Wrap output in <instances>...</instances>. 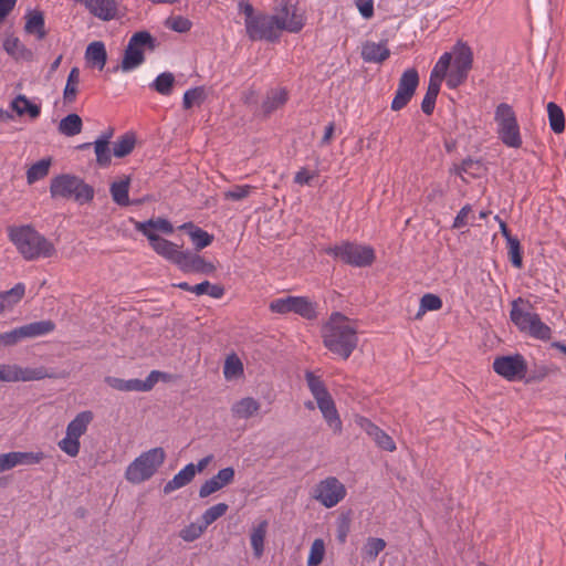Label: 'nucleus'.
I'll use <instances>...</instances> for the list:
<instances>
[{
  "label": "nucleus",
  "instance_id": "e433bc0d",
  "mask_svg": "<svg viewBox=\"0 0 566 566\" xmlns=\"http://www.w3.org/2000/svg\"><path fill=\"white\" fill-rule=\"evenodd\" d=\"M518 302H523V298L518 297L512 302L510 318L512 323L520 329V332L527 333L528 325H531V322L533 321V317H535L536 313L524 312L518 307Z\"/></svg>",
  "mask_w": 566,
  "mask_h": 566
},
{
  "label": "nucleus",
  "instance_id": "b1692460",
  "mask_svg": "<svg viewBox=\"0 0 566 566\" xmlns=\"http://www.w3.org/2000/svg\"><path fill=\"white\" fill-rule=\"evenodd\" d=\"M180 230H185L189 235L191 242L195 245V251L198 253L205 248L209 247L213 242V234H210L206 230L196 226L193 222H185L179 227Z\"/></svg>",
  "mask_w": 566,
  "mask_h": 566
},
{
  "label": "nucleus",
  "instance_id": "49530a36",
  "mask_svg": "<svg viewBox=\"0 0 566 566\" xmlns=\"http://www.w3.org/2000/svg\"><path fill=\"white\" fill-rule=\"evenodd\" d=\"M135 134L133 132H127L114 143L113 155L116 158H124L132 154L135 148Z\"/></svg>",
  "mask_w": 566,
  "mask_h": 566
},
{
  "label": "nucleus",
  "instance_id": "4c0bfd02",
  "mask_svg": "<svg viewBox=\"0 0 566 566\" xmlns=\"http://www.w3.org/2000/svg\"><path fill=\"white\" fill-rule=\"evenodd\" d=\"M94 415L91 410L78 412L66 427V433L80 439L87 430L88 424L93 420Z\"/></svg>",
  "mask_w": 566,
  "mask_h": 566
},
{
  "label": "nucleus",
  "instance_id": "473e14b6",
  "mask_svg": "<svg viewBox=\"0 0 566 566\" xmlns=\"http://www.w3.org/2000/svg\"><path fill=\"white\" fill-rule=\"evenodd\" d=\"M55 327L56 325L53 321L44 319L20 326L19 329L22 335V338L25 339L50 334L55 329Z\"/></svg>",
  "mask_w": 566,
  "mask_h": 566
},
{
  "label": "nucleus",
  "instance_id": "f03ea898",
  "mask_svg": "<svg viewBox=\"0 0 566 566\" xmlns=\"http://www.w3.org/2000/svg\"><path fill=\"white\" fill-rule=\"evenodd\" d=\"M9 238L25 260L51 258L56 252L53 243L31 226L10 228Z\"/></svg>",
  "mask_w": 566,
  "mask_h": 566
},
{
  "label": "nucleus",
  "instance_id": "2f4dec72",
  "mask_svg": "<svg viewBox=\"0 0 566 566\" xmlns=\"http://www.w3.org/2000/svg\"><path fill=\"white\" fill-rule=\"evenodd\" d=\"M55 327L56 325L53 321L44 319L20 326L19 329L22 335V338L25 339L50 334L55 329Z\"/></svg>",
  "mask_w": 566,
  "mask_h": 566
},
{
  "label": "nucleus",
  "instance_id": "ddd939ff",
  "mask_svg": "<svg viewBox=\"0 0 566 566\" xmlns=\"http://www.w3.org/2000/svg\"><path fill=\"white\" fill-rule=\"evenodd\" d=\"M493 370L509 381L525 378L528 366L522 354L497 356L493 361Z\"/></svg>",
  "mask_w": 566,
  "mask_h": 566
},
{
  "label": "nucleus",
  "instance_id": "f3484780",
  "mask_svg": "<svg viewBox=\"0 0 566 566\" xmlns=\"http://www.w3.org/2000/svg\"><path fill=\"white\" fill-rule=\"evenodd\" d=\"M45 458L42 451L22 452L11 451L8 453L0 454V472L8 471L19 464L32 465L40 463Z\"/></svg>",
  "mask_w": 566,
  "mask_h": 566
},
{
  "label": "nucleus",
  "instance_id": "1a4fd4ad",
  "mask_svg": "<svg viewBox=\"0 0 566 566\" xmlns=\"http://www.w3.org/2000/svg\"><path fill=\"white\" fill-rule=\"evenodd\" d=\"M287 24L283 20L272 17L271 14L258 11L254 19L245 25L247 36L253 41H265L269 43H276L281 39L283 28Z\"/></svg>",
  "mask_w": 566,
  "mask_h": 566
},
{
  "label": "nucleus",
  "instance_id": "f704fd0d",
  "mask_svg": "<svg viewBox=\"0 0 566 566\" xmlns=\"http://www.w3.org/2000/svg\"><path fill=\"white\" fill-rule=\"evenodd\" d=\"M289 99V92L285 87L271 90L266 98L262 103V112L264 116L271 115L277 108L284 106Z\"/></svg>",
  "mask_w": 566,
  "mask_h": 566
},
{
  "label": "nucleus",
  "instance_id": "13d9d810",
  "mask_svg": "<svg viewBox=\"0 0 566 566\" xmlns=\"http://www.w3.org/2000/svg\"><path fill=\"white\" fill-rule=\"evenodd\" d=\"M385 539L379 537H368L366 544L361 549L363 557L369 560H374L379 555V553L385 549Z\"/></svg>",
  "mask_w": 566,
  "mask_h": 566
},
{
  "label": "nucleus",
  "instance_id": "864d4df0",
  "mask_svg": "<svg viewBox=\"0 0 566 566\" xmlns=\"http://www.w3.org/2000/svg\"><path fill=\"white\" fill-rule=\"evenodd\" d=\"M442 305L443 303L439 295L433 293H426L420 298L419 310L415 318L419 319L428 311H439L442 308Z\"/></svg>",
  "mask_w": 566,
  "mask_h": 566
},
{
  "label": "nucleus",
  "instance_id": "09e8293b",
  "mask_svg": "<svg viewBox=\"0 0 566 566\" xmlns=\"http://www.w3.org/2000/svg\"><path fill=\"white\" fill-rule=\"evenodd\" d=\"M80 82V69L74 66L71 69L66 84L63 91V99L65 104H72L76 99V95L78 93V85Z\"/></svg>",
  "mask_w": 566,
  "mask_h": 566
},
{
  "label": "nucleus",
  "instance_id": "c03bdc74",
  "mask_svg": "<svg viewBox=\"0 0 566 566\" xmlns=\"http://www.w3.org/2000/svg\"><path fill=\"white\" fill-rule=\"evenodd\" d=\"M260 409V403L252 397H245L235 402L231 411L232 413L242 419L252 417Z\"/></svg>",
  "mask_w": 566,
  "mask_h": 566
},
{
  "label": "nucleus",
  "instance_id": "c85d7f7f",
  "mask_svg": "<svg viewBox=\"0 0 566 566\" xmlns=\"http://www.w3.org/2000/svg\"><path fill=\"white\" fill-rule=\"evenodd\" d=\"M196 476V467L193 463L185 465L174 478L164 486V493L169 494L175 490L186 486Z\"/></svg>",
  "mask_w": 566,
  "mask_h": 566
},
{
  "label": "nucleus",
  "instance_id": "6ab92c4d",
  "mask_svg": "<svg viewBox=\"0 0 566 566\" xmlns=\"http://www.w3.org/2000/svg\"><path fill=\"white\" fill-rule=\"evenodd\" d=\"M235 471L232 467H227L218 471L216 475L205 481L199 489V497L205 499L218 492L222 488L234 481Z\"/></svg>",
  "mask_w": 566,
  "mask_h": 566
},
{
  "label": "nucleus",
  "instance_id": "e2e57ef3",
  "mask_svg": "<svg viewBox=\"0 0 566 566\" xmlns=\"http://www.w3.org/2000/svg\"><path fill=\"white\" fill-rule=\"evenodd\" d=\"M229 509V505L227 503H218L213 506H210L207 509L203 514L201 515L200 521L208 527L213 522H216L218 518L223 516Z\"/></svg>",
  "mask_w": 566,
  "mask_h": 566
},
{
  "label": "nucleus",
  "instance_id": "0e129e2a",
  "mask_svg": "<svg viewBox=\"0 0 566 566\" xmlns=\"http://www.w3.org/2000/svg\"><path fill=\"white\" fill-rule=\"evenodd\" d=\"M254 189L255 187L251 185H234L223 192V198L226 200L240 201L249 197Z\"/></svg>",
  "mask_w": 566,
  "mask_h": 566
},
{
  "label": "nucleus",
  "instance_id": "603ef678",
  "mask_svg": "<svg viewBox=\"0 0 566 566\" xmlns=\"http://www.w3.org/2000/svg\"><path fill=\"white\" fill-rule=\"evenodd\" d=\"M207 98L205 86H196L185 92L182 97L184 109H190L195 105H201Z\"/></svg>",
  "mask_w": 566,
  "mask_h": 566
},
{
  "label": "nucleus",
  "instance_id": "0eeeda50",
  "mask_svg": "<svg viewBox=\"0 0 566 566\" xmlns=\"http://www.w3.org/2000/svg\"><path fill=\"white\" fill-rule=\"evenodd\" d=\"M497 138L510 148H521L523 140L517 116L507 103H500L494 112Z\"/></svg>",
  "mask_w": 566,
  "mask_h": 566
},
{
  "label": "nucleus",
  "instance_id": "a878e982",
  "mask_svg": "<svg viewBox=\"0 0 566 566\" xmlns=\"http://www.w3.org/2000/svg\"><path fill=\"white\" fill-rule=\"evenodd\" d=\"M24 31L35 35L39 40L46 36L44 13L40 10H29L24 17Z\"/></svg>",
  "mask_w": 566,
  "mask_h": 566
},
{
  "label": "nucleus",
  "instance_id": "9b49d317",
  "mask_svg": "<svg viewBox=\"0 0 566 566\" xmlns=\"http://www.w3.org/2000/svg\"><path fill=\"white\" fill-rule=\"evenodd\" d=\"M170 379L171 375L168 373L151 370L145 380L137 378L125 380L114 376H106L104 378V382L118 391L147 392L150 391L159 380L167 382Z\"/></svg>",
  "mask_w": 566,
  "mask_h": 566
},
{
  "label": "nucleus",
  "instance_id": "2eb2a0df",
  "mask_svg": "<svg viewBox=\"0 0 566 566\" xmlns=\"http://www.w3.org/2000/svg\"><path fill=\"white\" fill-rule=\"evenodd\" d=\"M273 11L275 13L271 14L272 17H276L287 24L286 28H283V31L298 33L306 24V17L304 13H298L296 6L291 4L290 0H274Z\"/></svg>",
  "mask_w": 566,
  "mask_h": 566
},
{
  "label": "nucleus",
  "instance_id": "cd10ccee",
  "mask_svg": "<svg viewBox=\"0 0 566 566\" xmlns=\"http://www.w3.org/2000/svg\"><path fill=\"white\" fill-rule=\"evenodd\" d=\"M10 107L18 116L28 115L31 119H35L41 114V106L31 102L25 95L19 94L11 103Z\"/></svg>",
  "mask_w": 566,
  "mask_h": 566
},
{
  "label": "nucleus",
  "instance_id": "f8f14e48",
  "mask_svg": "<svg viewBox=\"0 0 566 566\" xmlns=\"http://www.w3.org/2000/svg\"><path fill=\"white\" fill-rule=\"evenodd\" d=\"M347 494L345 485L335 476H327L313 489L312 497L326 509L336 506Z\"/></svg>",
  "mask_w": 566,
  "mask_h": 566
},
{
  "label": "nucleus",
  "instance_id": "5701e85b",
  "mask_svg": "<svg viewBox=\"0 0 566 566\" xmlns=\"http://www.w3.org/2000/svg\"><path fill=\"white\" fill-rule=\"evenodd\" d=\"M85 6L94 17L103 21H111L117 15V0H86Z\"/></svg>",
  "mask_w": 566,
  "mask_h": 566
},
{
  "label": "nucleus",
  "instance_id": "ea45409f",
  "mask_svg": "<svg viewBox=\"0 0 566 566\" xmlns=\"http://www.w3.org/2000/svg\"><path fill=\"white\" fill-rule=\"evenodd\" d=\"M83 120L81 116L76 113L67 114L63 117L59 123V132L60 134L72 137L82 132Z\"/></svg>",
  "mask_w": 566,
  "mask_h": 566
},
{
  "label": "nucleus",
  "instance_id": "c9c22d12",
  "mask_svg": "<svg viewBox=\"0 0 566 566\" xmlns=\"http://www.w3.org/2000/svg\"><path fill=\"white\" fill-rule=\"evenodd\" d=\"M129 187H130V178L127 176L119 181H114L109 186V192L113 201L120 206L127 207L130 205L129 199Z\"/></svg>",
  "mask_w": 566,
  "mask_h": 566
},
{
  "label": "nucleus",
  "instance_id": "de8ad7c7",
  "mask_svg": "<svg viewBox=\"0 0 566 566\" xmlns=\"http://www.w3.org/2000/svg\"><path fill=\"white\" fill-rule=\"evenodd\" d=\"M268 522L264 520L253 528L250 541L253 549V556L260 558L264 553V539L266 535Z\"/></svg>",
  "mask_w": 566,
  "mask_h": 566
},
{
  "label": "nucleus",
  "instance_id": "58836bf2",
  "mask_svg": "<svg viewBox=\"0 0 566 566\" xmlns=\"http://www.w3.org/2000/svg\"><path fill=\"white\" fill-rule=\"evenodd\" d=\"M3 48L9 55L15 60L32 61L33 52L27 48L18 38H9L4 41Z\"/></svg>",
  "mask_w": 566,
  "mask_h": 566
},
{
  "label": "nucleus",
  "instance_id": "5fc2aeb1",
  "mask_svg": "<svg viewBox=\"0 0 566 566\" xmlns=\"http://www.w3.org/2000/svg\"><path fill=\"white\" fill-rule=\"evenodd\" d=\"M527 333L533 338L541 340H548L552 336L551 327L541 319L538 314H535V317H533Z\"/></svg>",
  "mask_w": 566,
  "mask_h": 566
},
{
  "label": "nucleus",
  "instance_id": "72a5a7b5",
  "mask_svg": "<svg viewBox=\"0 0 566 566\" xmlns=\"http://www.w3.org/2000/svg\"><path fill=\"white\" fill-rule=\"evenodd\" d=\"M55 327L56 325L53 321L44 319L20 326L19 329L22 335V338L25 339L50 334L55 329Z\"/></svg>",
  "mask_w": 566,
  "mask_h": 566
},
{
  "label": "nucleus",
  "instance_id": "6e6d98bb",
  "mask_svg": "<svg viewBox=\"0 0 566 566\" xmlns=\"http://www.w3.org/2000/svg\"><path fill=\"white\" fill-rule=\"evenodd\" d=\"M451 62H452V53L444 52L440 56V59L438 60L436 65L433 66L431 74H430V78H432V80L436 78V81L441 83L448 74Z\"/></svg>",
  "mask_w": 566,
  "mask_h": 566
},
{
  "label": "nucleus",
  "instance_id": "3c124183",
  "mask_svg": "<svg viewBox=\"0 0 566 566\" xmlns=\"http://www.w3.org/2000/svg\"><path fill=\"white\" fill-rule=\"evenodd\" d=\"M175 76L170 72L160 73L149 85V87L165 96L172 93L175 86Z\"/></svg>",
  "mask_w": 566,
  "mask_h": 566
},
{
  "label": "nucleus",
  "instance_id": "69168bd1",
  "mask_svg": "<svg viewBox=\"0 0 566 566\" xmlns=\"http://www.w3.org/2000/svg\"><path fill=\"white\" fill-rule=\"evenodd\" d=\"M207 530L206 525L201 523H190L189 525L185 526L179 532V537L184 539L185 542H193L197 538H199L203 532Z\"/></svg>",
  "mask_w": 566,
  "mask_h": 566
},
{
  "label": "nucleus",
  "instance_id": "37998d69",
  "mask_svg": "<svg viewBox=\"0 0 566 566\" xmlns=\"http://www.w3.org/2000/svg\"><path fill=\"white\" fill-rule=\"evenodd\" d=\"M440 88H441L440 82L436 81V78L434 80L429 78L427 92L421 102V111L423 112V114L429 116L433 113L434 107H436L437 97L440 93Z\"/></svg>",
  "mask_w": 566,
  "mask_h": 566
},
{
  "label": "nucleus",
  "instance_id": "79ce46f5",
  "mask_svg": "<svg viewBox=\"0 0 566 566\" xmlns=\"http://www.w3.org/2000/svg\"><path fill=\"white\" fill-rule=\"evenodd\" d=\"M24 293L25 285L23 283H17L12 289L0 292V303L3 305V313L12 310L22 300Z\"/></svg>",
  "mask_w": 566,
  "mask_h": 566
},
{
  "label": "nucleus",
  "instance_id": "774afa93",
  "mask_svg": "<svg viewBox=\"0 0 566 566\" xmlns=\"http://www.w3.org/2000/svg\"><path fill=\"white\" fill-rule=\"evenodd\" d=\"M165 24L167 28L178 33H186L192 27V22L182 15L170 17L166 20Z\"/></svg>",
  "mask_w": 566,
  "mask_h": 566
},
{
  "label": "nucleus",
  "instance_id": "4468645a",
  "mask_svg": "<svg viewBox=\"0 0 566 566\" xmlns=\"http://www.w3.org/2000/svg\"><path fill=\"white\" fill-rule=\"evenodd\" d=\"M419 73L415 67L407 69L401 74L398 88L390 104L391 111L398 112L410 103L419 86Z\"/></svg>",
  "mask_w": 566,
  "mask_h": 566
},
{
  "label": "nucleus",
  "instance_id": "4be33fe9",
  "mask_svg": "<svg viewBox=\"0 0 566 566\" xmlns=\"http://www.w3.org/2000/svg\"><path fill=\"white\" fill-rule=\"evenodd\" d=\"M387 40L379 43L366 41L361 46V59L367 63H382L390 56V50L386 46Z\"/></svg>",
  "mask_w": 566,
  "mask_h": 566
},
{
  "label": "nucleus",
  "instance_id": "423d86ee",
  "mask_svg": "<svg viewBox=\"0 0 566 566\" xmlns=\"http://www.w3.org/2000/svg\"><path fill=\"white\" fill-rule=\"evenodd\" d=\"M324 252L353 268H368L376 260V253L371 245L352 241H342L339 244L329 245L324 249Z\"/></svg>",
  "mask_w": 566,
  "mask_h": 566
},
{
  "label": "nucleus",
  "instance_id": "7ed1b4c3",
  "mask_svg": "<svg viewBox=\"0 0 566 566\" xmlns=\"http://www.w3.org/2000/svg\"><path fill=\"white\" fill-rule=\"evenodd\" d=\"M158 46V40L149 31H136L128 40L120 64L107 71L113 73L118 70L123 72L133 71L145 62V51L153 52Z\"/></svg>",
  "mask_w": 566,
  "mask_h": 566
},
{
  "label": "nucleus",
  "instance_id": "393cba45",
  "mask_svg": "<svg viewBox=\"0 0 566 566\" xmlns=\"http://www.w3.org/2000/svg\"><path fill=\"white\" fill-rule=\"evenodd\" d=\"M361 427L365 429L368 436L374 439L379 448L390 452L396 450V443L392 438L370 420L363 419Z\"/></svg>",
  "mask_w": 566,
  "mask_h": 566
},
{
  "label": "nucleus",
  "instance_id": "412c9836",
  "mask_svg": "<svg viewBox=\"0 0 566 566\" xmlns=\"http://www.w3.org/2000/svg\"><path fill=\"white\" fill-rule=\"evenodd\" d=\"M453 70L469 74L473 67V51L467 42L458 40L452 51Z\"/></svg>",
  "mask_w": 566,
  "mask_h": 566
},
{
  "label": "nucleus",
  "instance_id": "338daca9",
  "mask_svg": "<svg viewBox=\"0 0 566 566\" xmlns=\"http://www.w3.org/2000/svg\"><path fill=\"white\" fill-rule=\"evenodd\" d=\"M57 446L64 453L75 458L80 452L81 442L76 437L66 433L65 437L59 441Z\"/></svg>",
  "mask_w": 566,
  "mask_h": 566
},
{
  "label": "nucleus",
  "instance_id": "7c9ffc66",
  "mask_svg": "<svg viewBox=\"0 0 566 566\" xmlns=\"http://www.w3.org/2000/svg\"><path fill=\"white\" fill-rule=\"evenodd\" d=\"M85 59L92 66L103 70L107 62V51L104 42L93 41L85 50Z\"/></svg>",
  "mask_w": 566,
  "mask_h": 566
},
{
  "label": "nucleus",
  "instance_id": "bb28decb",
  "mask_svg": "<svg viewBox=\"0 0 566 566\" xmlns=\"http://www.w3.org/2000/svg\"><path fill=\"white\" fill-rule=\"evenodd\" d=\"M484 170H486V168L482 159H473L472 157L468 156L460 164H454L450 169V172L461 177L464 180L462 177L463 174H468L473 178H480Z\"/></svg>",
  "mask_w": 566,
  "mask_h": 566
},
{
  "label": "nucleus",
  "instance_id": "a211bd4d",
  "mask_svg": "<svg viewBox=\"0 0 566 566\" xmlns=\"http://www.w3.org/2000/svg\"><path fill=\"white\" fill-rule=\"evenodd\" d=\"M133 222L134 228L137 232H140L147 239L151 237H160L158 232L164 234H171L174 232L172 223L163 217L150 218L146 221H137L134 218L129 219Z\"/></svg>",
  "mask_w": 566,
  "mask_h": 566
},
{
  "label": "nucleus",
  "instance_id": "39448f33",
  "mask_svg": "<svg viewBox=\"0 0 566 566\" xmlns=\"http://www.w3.org/2000/svg\"><path fill=\"white\" fill-rule=\"evenodd\" d=\"M50 193L53 199L73 198L77 203L84 205L94 199L95 191L83 178L71 174H60L51 179Z\"/></svg>",
  "mask_w": 566,
  "mask_h": 566
},
{
  "label": "nucleus",
  "instance_id": "9d476101",
  "mask_svg": "<svg viewBox=\"0 0 566 566\" xmlns=\"http://www.w3.org/2000/svg\"><path fill=\"white\" fill-rule=\"evenodd\" d=\"M269 310L276 314L295 313L301 317L314 321L317 318V303L307 296H292L275 298L270 302Z\"/></svg>",
  "mask_w": 566,
  "mask_h": 566
},
{
  "label": "nucleus",
  "instance_id": "6e6552de",
  "mask_svg": "<svg viewBox=\"0 0 566 566\" xmlns=\"http://www.w3.org/2000/svg\"><path fill=\"white\" fill-rule=\"evenodd\" d=\"M166 452L161 447L153 448L137 457L125 471V479L134 484L149 480L165 462Z\"/></svg>",
  "mask_w": 566,
  "mask_h": 566
},
{
  "label": "nucleus",
  "instance_id": "20e7f679",
  "mask_svg": "<svg viewBox=\"0 0 566 566\" xmlns=\"http://www.w3.org/2000/svg\"><path fill=\"white\" fill-rule=\"evenodd\" d=\"M305 380L328 427L335 434H340L343 429L342 420L339 418L335 401L324 381L319 376H316L311 370L305 371Z\"/></svg>",
  "mask_w": 566,
  "mask_h": 566
},
{
  "label": "nucleus",
  "instance_id": "dca6fc26",
  "mask_svg": "<svg viewBox=\"0 0 566 566\" xmlns=\"http://www.w3.org/2000/svg\"><path fill=\"white\" fill-rule=\"evenodd\" d=\"M184 259H180V263L177 264V268L182 273H198L203 275H211L217 271V268L212 262L207 261L197 252L186 250L184 251Z\"/></svg>",
  "mask_w": 566,
  "mask_h": 566
},
{
  "label": "nucleus",
  "instance_id": "8fccbe9b",
  "mask_svg": "<svg viewBox=\"0 0 566 566\" xmlns=\"http://www.w3.org/2000/svg\"><path fill=\"white\" fill-rule=\"evenodd\" d=\"M353 511L350 509L340 512L336 518V539L342 545L347 541V536L350 532Z\"/></svg>",
  "mask_w": 566,
  "mask_h": 566
},
{
  "label": "nucleus",
  "instance_id": "bf43d9fd",
  "mask_svg": "<svg viewBox=\"0 0 566 566\" xmlns=\"http://www.w3.org/2000/svg\"><path fill=\"white\" fill-rule=\"evenodd\" d=\"M509 260L513 268L522 269L523 268V248L521 242L517 239H510V242L506 243Z\"/></svg>",
  "mask_w": 566,
  "mask_h": 566
},
{
  "label": "nucleus",
  "instance_id": "052dcab7",
  "mask_svg": "<svg viewBox=\"0 0 566 566\" xmlns=\"http://www.w3.org/2000/svg\"><path fill=\"white\" fill-rule=\"evenodd\" d=\"M94 144V151L96 155V164L101 168L108 167L112 163V154L113 150L111 149L109 145L104 142H93Z\"/></svg>",
  "mask_w": 566,
  "mask_h": 566
},
{
  "label": "nucleus",
  "instance_id": "f257e3e1",
  "mask_svg": "<svg viewBox=\"0 0 566 566\" xmlns=\"http://www.w3.org/2000/svg\"><path fill=\"white\" fill-rule=\"evenodd\" d=\"M349 318L340 312H333L322 326L324 346L334 355L348 359L358 345L356 328L345 324Z\"/></svg>",
  "mask_w": 566,
  "mask_h": 566
},
{
  "label": "nucleus",
  "instance_id": "c756f323",
  "mask_svg": "<svg viewBox=\"0 0 566 566\" xmlns=\"http://www.w3.org/2000/svg\"><path fill=\"white\" fill-rule=\"evenodd\" d=\"M562 375V370L558 366L554 364L544 365V364H534V366L528 369L524 381L525 384H537L543 381L545 378L551 376Z\"/></svg>",
  "mask_w": 566,
  "mask_h": 566
},
{
  "label": "nucleus",
  "instance_id": "aec40b11",
  "mask_svg": "<svg viewBox=\"0 0 566 566\" xmlns=\"http://www.w3.org/2000/svg\"><path fill=\"white\" fill-rule=\"evenodd\" d=\"M151 249L164 259L168 260L172 264L177 265L180 263V259H184V251L178 250V245L163 237H151L147 239Z\"/></svg>",
  "mask_w": 566,
  "mask_h": 566
},
{
  "label": "nucleus",
  "instance_id": "680f3d73",
  "mask_svg": "<svg viewBox=\"0 0 566 566\" xmlns=\"http://www.w3.org/2000/svg\"><path fill=\"white\" fill-rule=\"evenodd\" d=\"M325 556V543L322 538H315L311 545L307 566H319Z\"/></svg>",
  "mask_w": 566,
  "mask_h": 566
},
{
  "label": "nucleus",
  "instance_id": "4d7b16f0",
  "mask_svg": "<svg viewBox=\"0 0 566 566\" xmlns=\"http://www.w3.org/2000/svg\"><path fill=\"white\" fill-rule=\"evenodd\" d=\"M243 374V364L237 354L232 353L226 358L223 375L226 379L237 378Z\"/></svg>",
  "mask_w": 566,
  "mask_h": 566
},
{
  "label": "nucleus",
  "instance_id": "a18cd8bd",
  "mask_svg": "<svg viewBox=\"0 0 566 566\" xmlns=\"http://www.w3.org/2000/svg\"><path fill=\"white\" fill-rule=\"evenodd\" d=\"M52 165V158L45 157L36 163L32 164L27 171V181L29 185L36 182L38 180L43 179L49 175L50 167Z\"/></svg>",
  "mask_w": 566,
  "mask_h": 566
},
{
  "label": "nucleus",
  "instance_id": "a19ab883",
  "mask_svg": "<svg viewBox=\"0 0 566 566\" xmlns=\"http://www.w3.org/2000/svg\"><path fill=\"white\" fill-rule=\"evenodd\" d=\"M548 123L552 132L562 134L565 130V114L560 106L554 102H549L546 106Z\"/></svg>",
  "mask_w": 566,
  "mask_h": 566
}]
</instances>
